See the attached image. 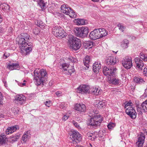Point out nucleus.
I'll list each match as a JSON object with an SVG mask.
<instances>
[{"instance_id":"obj_1","label":"nucleus","mask_w":147,"mask_h":147,"mask_svg":"<svg viewBox=\"0 0 147 147\" xmlns=\"http://www.w3.org/2000/svg\"><path fill=\"white\" fill-rule=\"evenodd\" d=\"M67 45L69 48L73 50L76 51L79 49L81 46V40L72 35L68 36Z\"/></svg>"},{"instance_id":"obj_2","label":"nucleus","mask_w":147,"mask_h":147,"mask_svg":"<svg viewBox=\"0 0 147 147\" xmlns=\"http://www.w3.org/2000/svg\"><path fill=\"white\" fill-rule=\"evenodd\" d=\"M34 79L36 80V84L37 86L41 84H43L47 80L48 78L47 73L45 69H41L39 73L34 71Z\"/></svg>"},{"instance_id":"obj_3","label":"nucleus","mask_w":147,"mask_h":147,"mask_svg":"<svg viewBox=\"0 0 147 147\" xmlns=\"http://www.w3.org/2000/svg\"><path fill=\"white\" fill-rule=\"evenodd\" d=\"M30 39V36L26 33H22L21 36L19 38L18 41V45L20 48L23 49V47L28 46L32 45V44L29 42V41Z\"/></svg>"},{"instance_id":"obj_4","label":"nucleus","mask_w":147,"mask_h":147,"mask_svg":"<svg viewBox=\"0 0 147 147\" xmlns=\"http://www.w3.org/2000/svg\"><path fill=\"white\" fill-rule=\"evenodd\" d=\"M76 35L79 37L84 38L86 37L89 32V29L86 27L76 28L74 30Z\"/></svg>"},{"instance_id":"obj_5","label":"nucleus","mask_w":147,"mask_h":147,"mask_svg":"<svg viewBox=\"0 0 147 147\" xmlns=\"http://www.w3.org/2000/svg\"><path fill=\"white\" fill-rule=\"evenodd\" d=\"M52 32L55 36L60 38L65 37L67 36V33L60 27H54L53 29Z\"/></svg>"},{"instance_id":"obj_6","label":"nucleus","mask_w":147,"mask_h":147,"mask_svg":"<svg viewBox=\"0 0 147 147\" xmlns=\"http://www.w3.org/2000/svg\"><path fill=\"white\" fill-rule=\"evenodd\" d=\"M102 120L103 118L101 116L96 115L90 119L89 124L91 126L97 127L100 125Z\"/></svg>"},{"instance_id":"obj_7","label":"nucleus","mask_w":147,"mask_h":147,"mask_svg":"<svg viewBox=\"0 0 147 147\" xmlns=\"http://www.w3.org/2000/svg\"><path fill=\"white\" fill-rule=\"evenodd\" d=\"M76 91L82 94H88L90 92V87L86 84H81L77 88Z\"/></svg>"},{"instance_id":"obj_8","label":"nucleus","mask_w":147,"mask_h":147,"mask_svg":"<svg viewBox=\"0 0 147 147\" xmlns=\"http://www.w3.org/2000/svg\"><path fill=\"white\" fill-rule=\"evenodd\" d=\"M122 64L126 69H129L133 66L131 58L128 56L125 57L122 61Z\"/></svg>"},{"instance_id":"obj_9","label":"nucleus","mask_w":147,"mask_h":147,"mask_svg":"<svg viewBox=\"0 0 147 147\" xmlns=\"http://www.w3.org/2000/svg\"><path fill=\"white\" fill-rule=\"evenodd\" d=\"M70 137L72 141L71 142L74 144L78 142L82 139L81 135L78 132L76 131L72 132L71 134H70Z\"/></svg>"},{"instance_id":"obj_10","label":"nucleus","mask_w":147,"mask_h":147,"mask_svg":"<svg viewBox=\"0 0 147 147\" xmlns=\"http://www.w3.org/2000/svg\"><path fill=\"white\" fill-rule=\"evenodd\" d=\"M117 70L116 68L114 67L110 68L105 66L103 68V72L104 75L109 77L115 75V72Z\"/></svg>"},{"instance_id":"obj_11","label":"nucleus","mask_w":147,"mask_h":147,"mask_svg":"<svg viewBox=\"0 0 147 147\" xmlns=\"http://www.w3.org/2000/svg\"><path fill=\"white\" fill-rule=\"evenodd\" d=\"M145 138L144 134L141 133L138 138V140L136 142V145L138 147H142L143 146Z\"/></svg>"},{"instance_id":"obj_12","label":"nucleus","mask_w":147,"mask_h":147,"mask_svg":"<svg viewBox=\"0 0 147 147\" xmlns=\"http://www.w3.org/2000/svg\"><path fill=\"white\" fill-rule=\"evenodd\" d=\"M75 110L83 114L86 111V107L85 105L83 104H77L74 107Z\"/></svg>"},{"instance_id":"obj_13","label":"nucleus","mask_w":147,"mask_h":147,"mask_svg":"<svg viewBox=\"0 0 147 147\" xmlns=\"http://www.w3.org/2000/svg\"><path fill=\"white\" fill-rule=\"evenodd\" d=\"M119 60L117 57L111 56L107 59L106 63L109 65H114Z\"/></svg>"},{"instance_id":"obj_14","label":"nucleus","mask_w":147,"mask_h":147,"mask_svg":"<svg viewBox=\"0 0 147 147\" xmlns=\"http://www.w3.org/2000/svg\"><path fill=\"white\" fill-rule=\"evenodd\" d=\"M135 66L136 68L142 69V67L144 65L143 61L139 57H136L134 59Z\"/></svg>"},{"instance_id":"obj_15","label":"nucleus","mask_w":147,"mask_h":147,"mask_svg":"<svg viewBox=\"0 0 147 147\" xmlns=\"http://www.w3.org/2000/svg\"><path fill=\"white\" fill-rule=\"evenodd\" d=\"M7 68L10 70H12L14 69H20V66L19 64L11 63L10 62L7 63Z\"/></svg>"},{"instance_id":"obj_16","label":"nucleus","mask_w":147,"mask_h":147,"mask_svg":"<svg viewBox=\"0 0 147 147\" xmlns=\"http://www.w3.org/2000/svg\"><path fill=\"white\" fill-rule=\"evenodd\" d=\"M19 129V127L18 125H15L14 126L9 127L5 131V133L9 135L15 131L17 129Z\"/></svg>"},{"instance_id":"obj_17","label":"nucleus","mask_w":147,"mask_h":147,"mask_svg":"<svg viewBox=\"0 0 147 147\" xmlns=\"http://www.w3.org/2000/svg\"><path fill=\"white\" fill-rule=\"evenodd\" d=\"M89 37L92 40H95L99 38L98 30H95L91 32L89 35Z\"/></svg>"},{"instance_id":"obj_18","label":"nucleus","mask_w":147,"mask_h":147,"mask_svg":"<svg viewBox=\"0 0 147 147\" xmlns=\"http://www.w3.org/2000/svg\"><path fill=\"white\" fill-rule=\"evenodd\" d=\"M133 80L134 83L137 84H142L145 83V80L140 76H135Z\"/></svg>"},{"instance_id":"obj_19","label":"nucleus","mask_w":147,"mask_h":147,"mask_svg":"<svg viewBox=\"0 0 147 147\" xmlns=\"http://www.w3.org/2000/svg\"><path fill=\"white\" fill-rule=\"evenodd\" d=\"M26 99V97L22 94L17 95L15 97V100L19 102L21 104H23Z\"/></svg>"},{"instance_id":"obj_20","label":"nucleus","mask_w":147,"mask_h":147,"mask_svg":"<svg viewBox=\"0 0 147 147\" xmlns=\"http://www.w3.org/2000/svg\"><path fill=\"white\" fill-rule=\"evenodd\" d=\"M92 67L93 71L95 73H97L101 68V64L99 62H96L93 64Z\"/></svg>"},{"instance_id":"obj_21","label":"nucleus","mask_w":147,"mask_h":147,"mask_svg":"<svg viewBox=\"0 0 147 147\" xmlns=\"http://www.w3.org/2000/svg\"><path fill=\"white\" fill-rule=\"evenodd\" d=\"M61 9L63 13L68 15L71 8L69 7L67 5H63L61 6Z\"/></svg>"},{"instance_id":"obj_22","label":"nucleus","mask_w":147,"mask_h":147,"mask_svg":"<svg viewBox=\"0 0 147 147\" xmlns=\"http://www.w3.org/2000/svg\"><path fill=\"white\" fill-rule=\"evenodd\" d=\"M83 62L84 65L87 69L88 68L89 64L91 62V60L90 57L88 55L86 56L83 59Z\"/></svg>"},{"instance_id":"obj_23","label":"nucleus","mask_w":147,"mask_h":147,"mask_svg":"<svg viewBox=\"0 0 147 147\" xmlns=\"http://www.w3.org/2000/svg\"><path fill=\"white\" fill-rule=\"evenodd\" d=\"M87 21L84 19H78L74 20V22L78 25H83L86 24Z\"/></svg>"},{"instance_id":"obj_24","label":"nucleus","mask_w":147,"mask_h":147,"mask_svg":"<svg viewBox=\"0 0 147 147\" xmlns=\"http://www.w3.org/2000/svg\"><path fill=\"white\" fill-rule=\"evenodd\" d=\"M98 31L99 38L103 37L107 34V31L104 28L100 29Z\"/></svg>"},{"instance_id":"obj_25","label":"nucleus","mask_w":147,"mask_h":147,"mask_svg":"<svg viewBox=\"0 0 147 147\" xmlns=\"http://www.w3.org/2000/svg\"><path fill=\"white\" fill-rule=\"evenodd\" d=\"M91 91L96 96L100 94L101 92L100 88L98 87L92 88Z\"/></svg>"},{"instance_id":"obj_26","label":"nucleus","mask_w":147,"mask_h":147,"mask_svg":"<svg viewBox=\"0 0 147 147\" xmlns=\"http://www.w3.org/2000/svg\"><path fill=\"white\" fill-rule=\"evenodd\" d=\"M86 134L88 138L92 141L94 140L96 138V137L94 135L95 133L88 132Z\"/></svg>"},{"instance_id":"obj_27","label":"nucleus","mask_w":147,"mask_h":147,"mask_svg":"<svg viewBox=\"0 0 147 147\" xmlns=\"http://www.w3.org/2000/svg\"><path fill=\"white\" fill-rule=\"evenodd\" d=\"M129 43V41L128 40L124 39L121 42V46L124 49L127 48L128 47Z\"/></svg>"},{"instance_id":"obj_28","label":"nucleus","mask_w":147,"mask_h":147,"mask_svg":"<svg viewBox=\"0 0 147 147\" xmlns=\"http://www.w3.org/2000/svg\"><path fill=\"white\" fill-rule=\"evenodd\" d=\"M1 6L2 10L4 11H8L9 8V5L5 3L2 4Z\"/></svg>"},{"instance_id":"obj_29","label":"nucleus","mask_w":147,"mask_h":147,"mask_svg":"<svg viewBox=\"0 0 147 147\" xmlns=\"http://www.w3.org/2000/svg\"><path fill=\"white\" fill-rule=\"evenodd\" d=\"M106 105L105 102L102 101H98V104H96L97 107L98 109H101L104 106H105Z\"/></svg>"},{"instance_id":"obj_30","label":"nucleus","mask_w":147,"mask_h":147,"mask_svg":"<svg viewBox=\"0 0 147 147\" xmlns=\"http://www.w3.org/2000/svg\"><path fill=\"white\" fill-rule=\"evenodd\" d=\"M68 15H69L70 17L72 18H76L77 16L76 13L74 12L73 10L71 9V8L70 10L69 13H68Z\"/></svg>"},{"instance_id":"obj_31","label":"nucleus","mask_w":147,"mask_h":147,"mask_svg":"<svg viewBox=\"0 0 147 147\" xmlns=\"http://www.w3.org/2000/svg\"><path fill=\"white\" fill-rule=\"evenodd\" d=\"M30 46V47H27L26 48H25V47H23V48H24L23 49H22V48H20V49H24L25 51V53H24L25 54V55H28L29 53L32 50V46Z\"/></svg>"},{"instance_id":"obj_32","label":"nucleus","mask_w":147,"mask_h":147,"mask_svg":"<svg viewBox=\"0 0 147 147\" xmlns=\"http://www.w3.org/2000/svg\"><path fill=\"white\" fill-rule=\"evenodd\" d=\"M134 111H132L129 114H127L129 115L130 117L133 119H135L136 117L137 113L136 111L135 110H134Z\"/></svg>"},{"instance_id":"obj_33","label":"nucleus","mask_w":147,"mask_h":147,"mask_svg":"<svg viewBox=\"0 0 147 147\" xmlns=\"http://www.w3.org/2000/svg\"><path fill=\"white\" fill-rule=\"evenodd\" d=\"M62 68L61 69H62V71L64 72L65 71L67 70V68H68L69 67V65L67 63H63L61 65Z\"/></svg>"},{"instance_id":"obj_34","label":"nucleus","mask_w":147,"mask_h":147,"mask_svg":"<svg viewBox=\"0 0 147 147\" xmlns=\"http://www.w3.org/2000/svg\"><path fill=\"white\" fill-rule=\"evenodd\" d=\"M7 138L5 135H0V144H3L5 143Z\"/></svg>"},{"instance_id":"obj_35","label":"nucleus","mask_w":147,"mask_h":147,"mask_svg":"<svg viewBox=\"0 0 147 147\" xmlns=\"http://www.w3.org/2000/svg\"><path fill=\"white\" fill-rule=\"evenodd\" d=\"M36 25L37 26L40 27L41 28H44L45 25V24L40 20H38L37 21Z\"/></svg>"},{"instance_id":"obj_36","label":"nucleus","mask_w":147,"mask_h":147,"mask_svg":"<svg viewBox=\"0 0 147 147\" xmlns=\"http://www.w3.org/2000/svg\"><path fill=\"white\" fill-rule=\"evenodd\" d=\"M119 80L116 78L111 79L109 81V83L114 84H117L119 83Z\"/></svg>"},{"instance_id":"obj_37","label":"nucleus","mask_w":147,"mask_h":147,"mask_svg":"<svg viewBox=\"0 0 147 147\" xmlns=\"http://www.w3.org/2000/svg\"><path fill=\"white\" fill-rule=\"evenodd\" d=\"M85 44H86L87 47H88L89 48H92L94 44L92 41H87Z\"/></svg>"},{"instance_id":"obj_38","label":"nucleus","mask_w":147,"mask_h":147,"mask_svg":"<svg viewBox=\"0 0 147 147\" xmlns=\"http://www.w3.org/2000/svg\"><path fill=\"white\" fill-rule=\"evenodd\" d=\"M135 109L131 106H129L126 109L125 113L127 114H129L132 111H134Z\"/></svg>"},{"instance_id":"obj_39","label":"nucleus","mask_w":147,"mask_h":147,"mask_svg":"<svg viewBox=\"0 0 147 147\" xmlns=\"http://www.w3.org/2000/svg\"><path fill=\"white\" fill-rule=\"evenodd\" d=\"M28 132H26L22 136V140L24 142H26L29 138V136L28 135Z\"/></svg>"},{"instance_id":"obj_40","label":"nucleus","mask_w":147,"mask_h":147,"mask_svg":"<svg viewBox=\"0 0 147 147\" xmlns=\"http://www.w3.org/2000/svg\"><path fill=\"white\" fill-rule=\"evenodd\" d=\"M20 137L19 135L15 134L14 136H12L11 138H12V140L13 142H15L18 140Z\"/></svg>"},{"instance_id":"obj_41","label":"nucleus","mask_w":147,"mask_h":147,"mask_svg":"<svg viewBox=\"0 0 147 147\" xmlns=\"http://www.w3.org/2000/svg\"><path fill=\"white\" fill-rule=\"evenodd\" d=\"M117 26L118 27L119 29L122 32L124 31L125 28L122 24L120 23L117 24Z\"/></svg>"},{"instance_id":"obj_42","label":"nucleus","mask_w":147,"mask_h":147,"mask_svg":"<svg viewBox=\"0 0 147 147\" xmlns=\"http://www.w3.org/2000/svg\"><path fill=\"white\" fill-rule=\"evenodd\" d=\"M72 67L71 69H69L67 72H65L64 73L67 75H71L72 73L74 72L75 71L74 67Z\"/></svg>"},{"instance_id":"obj_43","label":"nucleus","mask_w":147,"mask_h":147,"mask_svg":"<svg viewBox=\"0 0 147 147\" xmlns=\"http://www.w3.org/2000/svg\"><path fill=\"white\" fill-rule=\"evenodd\" d=\"M38 4L42 9L44 8L45 7V4L43 0H38Z\"/></svg>"},{"instance_id":"obj_44","label":"nucleus","mask_w":147,"mask_h":147,"mask_svg":"<svg viewBox=\"0 0 147 147\" xmlns=\"http://www.w3.org/2000/svg\"><path fill=\"white\" fill-rule=\"evenodd\" d=\"M141 106L144 111L147 113V105L143 102Z\"/></svg>"},{"instance_id":"obj_45","label":"nucleus","mask_w":147,"mask_h":147,"mask_svg":"<svg viewBox=\"0 0 147 147\" xmlns=\"http://www.w3.org/2000/svg\"><path fill=\"white\" fill-rule=\"evenodd\" d=\"M125 108L126 109L129 106H131L133 105L132 103L131 102V101L129 102L127 101H126L125 103Z\"/></svg>"},{"instance_id":"obj_46","label":"nucleus","mask_w":147,"mask_h":147,"mask_svg":"<svg viewBox=\"0 0 147 147\" xmlns=\"http://www.w3.org/2000/svg\"><path fill=\"white\" fill-rule=\"evenodd\" d=\"M33 32L35 35H38L40 33V30L38 28H35L33 30Z\"/></svg>"},{"instance_id":"obj_47","label":"nucleus","mask_w":147,"mask_h":147,"mask_svg":"<svg viewBox=\"0 0 147 147\" xmlns=\"http://www.w3.org/2000/svg\"><path fill=\"white\" fill-rule=\"evenodd\" d=\"M115 126V124L113 123H110L107 125V127L109 129H112Z\"/></svg>"},{"instance_id":"obj_48","label":"nucleus","mask_w":147,"mask_h":147,"mask_svg":"<svg viewBox=\"0 0 147 147\" xmlns=\"http://www.w3.org/2000/svg\"><path fill=\"white\" fill-rule=\"evenodd\" d=\"M3 96L1 92H0V105H2L3 104Z\"/></svg>"},{"instance_id":"obj_49","label":"nucleus","mask_w":147,"mask_h":147,"mask_svg":"<svg viewBox=\"0 0 147 147\" xmlns=\"http://www.w3.org/2000/svg\"><path fill=\"white\" fill-rule=\"evenodd\" d=\"M51 101L49 100V101H46L45 103L46 106L49 107L51 105Z\"/></svg>"},{"instance_id":"obj_50","label":"nucleus","mask_w":147,"mask_h":147,"mask_svg":"<svg viewBox=\"0 0 147 147\" xmlns=\"http://www.w3.org/2000/svg\"><path fill=\"white\" fill-rule=\"evenodd\" d=\"M68 59L73 63H74L75 62H76V59L73 57H70Z\"/></svg>"},{"instance_id":"obj_51","label":"nucleus","mask_w":147,"mask_h":147,"mask_svg":"<svg viewBox=\"0 0 147 147\" xmlns=\"http://www.w3.org/2000/svg\"><path fill=\"white\" fill-rule=\"evenodd\" d=\"M137 111L138 112V113L139 114H142V109L140 107H137Z\"/></svg>"},{"instance_id":"obj_52","label":"nucleus","mask_w":147,"mask_h":147,"mask_svg":"<svg viewBox=\"0 0 147 147\" xmlns=\"http://www.w3.org/2000/svg\"><path fill=\"white\" fill-rule=\"evenodd\" d=\"M73 124L75 125V126L77 128H79L80 127L78 124L77 122H76L74 121H73Z\"/></svg>"},{"instance_id":"obj_53","label":"nucleus","mask_w":147,"mask_h":147,"mask_svg":"<svg viewBox=\"0 0 147 147\" xmlns=\"http://www.w3.org/2000/svg\"><path fill=\"white\" fill-rule=\"evenodd\" d=\"M69 117V116L66 115H65L63 117L62 119L64 121H66L68 119Z\"/></svg>"},{"instance_id":"obj_54","label":"nucleus","mask_w":147,"mask_h":147,"mask_svg":"<svg viewBox=\"0 0 147 147\" xmlns=\"http://www.w3.org/2000/svg\"><path fill=\"white\" fill-rule=\"evenodd\" d=\"M55 94L58 97L62 96V92L61 91L57 92H56Z\"/></svg>"},{"instance_id":"obj_55","label":"nucleus","mask_w":147,"mask_h":147,"mask_svg":"<svg viewBox=\"0 0 147 147\" xmlns=\"http://www.w3.org/2000/svg\"><path fill=\"white\" fill-rule=\"evenodd\" d=\"M140 57L141 59L143 60V58L145 56V54L142 53H141L140 54Z\"/></svg>"},{"instance_id":"obj_56","label":"nucleus","mask_w":147,"mask_h":147,"mask_svg":"<svg viewBox=\"0 0 147 147\" xmlns=\"http://www.w3.org/2000/svg\"><path fill=\"white\" fill-rule=\"evenodd\" d=\"M9 56V54L7 55L6 53H5L4 54L3 56V58L4 59H6Z\"/></svg>"},{"instance_id":"obj_57","label":"nucleus","mask_w":147,"mask_h":147,"mask_svg":"<svg viewBox=\"0 0 147 147\" xmlns=\"http://www.w3.org/2000/svg\"><path fill=\"white\" fill-rule=\"evenodd\" d=\"M19 86H25L26 85V83H19L18 84Z\"/></svg>"},{"instance_id":"obj_58","label":"nucleus","mask_w":147,"mask_h":147,"mask_svg":"<svg viewBox=\"0 0 147 147\" xmlns=\"http://www.w3.org/2000/svg\"><path fill=\"white\" fill-rule=\"evenodd\" d=\"M5 31L4 29L2 27H0V33H3Z\"/></svg>"},{"instance_id":"obj_59","label":"nucleus","mask_w":147,"mask_h":147,"mask_svg":"<svg viewBox=\"0 0 147 147\" xmlns=\"http://www.w3.org/2000/svg\"><path fill=\"white\" fill-rule=\"evenodd\" d=\"M143 72L144 74H147V67H145L144 69Z\"/></svg>"},{"instance_id":"obj_60","label":"nucleus","mask_w":147,"mask_h":147,"mask_svg":"<svg viewBox=\"0 0 147 147\" xmlns=\"http://www.w3.org/2000/svg\"><path fill=\"white\" fill-rule=\"evenodd\" d=\"M53 80H51L49 83V84L50 86H51L53 84Z\"/></svg>"},{"instance_id":"obj_61","label":"nucleus","mask_w":147,"mask_h":147,"mask_svg":"<svg viewBox=\"0 0 147 147\" xmlns=\"http://www.w3.org/2000/svg\"><path fill=\"white\" fill-rule=\"evenodd\" d=\"M143 60L144 61H147V56L145 55L143 58Z\"/></svg>"},{"instance_id":"obj_62","label":"nucleus","mask_w":147,"mask_h":147,"mask_svg":"<svg viewBox=\"0 0 147 147\" xmlns=\"http://www.w3.org/2000/svg\"><path fill=\"white\" fill-rule=\"evenodd\" d=\"M3 20V19L1 15L0 14V24L2 22Z\"/></svg>"},{"instance_id":"obj_63","label":"nucleus","mask_w":147,"mask_h":147,"mask_svg":"<svg viewBox=\"0 0 147 147\" xmlns=\"http://www.w3.org/2000/svg\"><path fill=\"white\" fill-rule=\"evenodd\" d=\"M60 106L61 108H63V109L65 107L64 105L63 104H61V105Z\"/></svg>"},{"instance_id":"obj_64","label":"nucleus","mask_w":147,"mask_h":147,"mask_svg":"<svg viewBox=\"0 0 147 147\" xmlns=\"http://www.w3.org/2000/svg\"><path fill=\"white\" fill-rule=\"evenodd\" d=\"M145 93L147 95V88L145 90Z\"/></svg>"}]
</instances>
